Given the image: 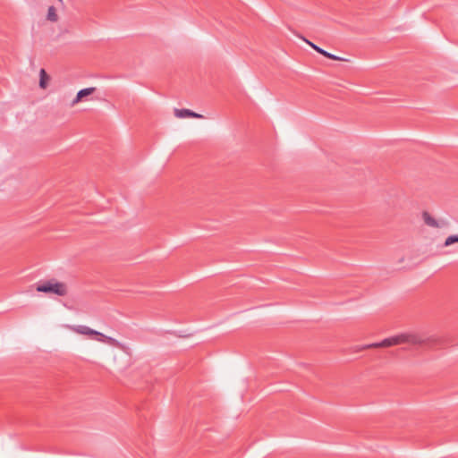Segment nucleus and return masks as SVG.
<instances>
[{
    "mask_svg": "<svg viewBox=\"0 0 458 458\" xmlns=\"http://www.w3.org/2000/svg\"><path fill=\"white\" fill-rule=\"evenodd\" d=\"M174 115L177 118H202L203 116L199 114H197L190 109L182 108V109H174Z\"/></svg>",
    "mask_w": 458,
    "mask_h": 458,
    "instance_id": "4",
    "label": "nucleus"
},
{
    "mask_svg": "<svg viewBox=\"0 0 458 458\" xmlns=\"http://www.w3.org/2000/svg\"><path fill=\"white\" fill-rule=\"evenodd\" d=\"M60 2H62V0H59Z\"/></svg>",
    "mask_w": 458,
    "mask_h": 458,
    "instance_id": "11",
    "label": "nucleus"
},
{
    "mask_svg": "<svg viewBox=\"0 0 458 458\" xmlns=\"http://www.w3.org/2000/svg\"><path fill=\"white\" fill-rule=\"evenodd\" d=\"M36 290L39 293H53L57 296H65L68 293L67 284L55 279L38 283Z\"/></svg>",
    "mask_w": 458,
    "mask_h": 458,
    "instance_id": "2",
    "label": "nucleus"
},
{
    "mask_svg": "<svg viewBox=\"0 0 458 458\" xmlns=\"http://www.w3.org/2000/svg\"><path fill=\"white\" fill-rule=\"evenodd\" d=\"M428 342L429 338H425L419 334L403 333L400 335L386 338L381 342L365 345L363 349L386 348L403 344H407L412 346H420L428 344Z\"/></svg>",
    "mask_w": 458,
    "mask_h": 458,
    "instance_id": "1",
    "label": "nucleus"
},
{
    "mask_svg": "<svg viewBox=\"0 0 458 458\" xmlns=\"http://www.w3.org/2000/svg\"><path fill=\"white\" fill-rule=\"evenodd\" d=\"M73 331L78 333V334H81V335L96 336V340H98L99 342L106 343V344H108L110 345H113V346H118L119 345L118 341L115 340L114 338H112L110 336H106V335H105L104 334H102V333H100L98 331H96L94 329L89 328L87 326H77V327H75L73 328Z\"/></svg>",
    "mask_w": 458,
    "mask_h": 458,
    "instance_id": "3",
    "label": "nucleus"
},
{
    "mask_svg": "<svg viewBox=\"0 0 458 458\" xmlns=\"http://www.w3.org/2000/svg\"><path fill=\"white\" fill-rule=\"evenodd\" d=\"M47 20L53 22L57 21L58 15L56 13V10L54 6H50L47 10Z\"/></svg>",
    "mask_w": 458,
    "mask_h": 458,
    "instance_id": "9",
    "label": "nucleus"
},
{
    "mask_svg": "<svg viewBox=\"0 0 458 458\" xmlns=\"http://www.w3.org/2000/svg\"><path fill=\"white\" fill-rule=\"evenodd\" d=\"M49 76L44 69L39 72V87L43 89H47Z\"/></svg>",
    "mask_w": 458,
    "mask_h": 458,
    "instance_id": "8",
    "label": "nucleus"
},
{
    "mask_svg": "<svg viewBox=\"0 0 458 458\" xmlns=\"http://www.w3.org/2000/svg\"><path fill=\"white\" fill-rule=\"evenodd\" d=\"M456 242L458 243V234H453L445 239L444 246L448 247Z\"/></svg>",
    "mask_w": 458,
    "mask_h": 458,
    "instance_id": "10",
    "label": "nucleus"
},
{
    "mask_svg": "<svg viewBox=\"0 0 458 458\" xmlns=\"http://www.w3.org/2000/svg\"><path fill=\"white\" fill-rule=\"evenodd\" d=\"M96 90V88H86V89H81L75 98L72 101L71 103V106H74L75 105H77L78 103H80L81 101H82L84 99V98L91 95L92 93H94Z\"/></svg>",
    "mask_w": 458,
    "mask_h": 458,
    "instance_id": "5",
    "label": "nucleus"
},
{
    "mask_svg": "<svg viewBox=\"0 0 458 458\" xmlns=\"http://www.w3.org/2000/svg\"><path fill=\"white\" fill-rule=\"evenodd\" d=\"M303 40L309 45L314 50H316L318 53H319L320 55L329 58V59H332V60H343V58L339 57V56H336L333 54H330L328 52H327L325 49H322L321 47H318L317 45H315L314 43L309 41L308 39L306 38H303Z\"/></svg>",
    "mask_w": 458,
    "mask_h": 458,
    "instance_id": "6",
    "label": "nucleus"
},
{
    "mask_svg": "<svg viewBox=\"0 0 458 458\" xmlns=\"http://www.w3.org/2000/svg\"><path fill=\"white\" fill-rule=\"evenodd\" d=\"M422 218H423V221L424 223L430 226V227H434V228H438L440 227V225L439 223L437 222V219H435L427 211H424L422 213Z\"/></svg>",
    "mask_w": 458,
    "mask_h": 458,
    "instance_id": "7",
    "label": "nucleus"
}]
</instances>
